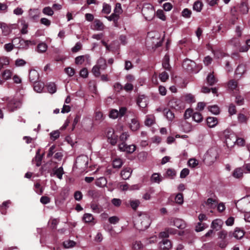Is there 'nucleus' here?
I'll return each mask as SVG.
<instances>
[{
  "label": "nucleus",
  "instance_id": "1",
  "mask_svg": "<svg viewBox=\"0 0 250 250\" xmlns=\"http://www.w3.org/2000/svg\"><path fill=\"white\" fill-rule=\"evenodd\" d=\"M150 223L149 216L146 213H142L136 218L134 226L139 230H145L149 227Z\"/></svg>",
  "mask_w": 250,
  "mask_h": 250
},
{
  "label": "nucleus",
  "instance_id": "2",
  "mask_svg": "<svg viewBox=\"0 0 250 250\" xmlns=\"http://www.w3.org/2000/svg\"><path fill=\"white\" fill-rule=\"evenodd\" d=\"M218 157V150L216 147L209 148L204 156V161L208 165H211Z\"/></svg>",
  "mask_w": 250,
  "mask_h": 250
},
{
  "label": "nucleus",
  "instance_id": "3",
  "mask_svg": "<svg viewBox=\"0 0 250 250\" xmlns=\"http://www.w3.org/2000/svg\"><path fill=\"white\" fill-rule=\"evenodd\" d=\"M236 207L241 211H250V196H247L238 200L236 203Z\"/></svg>",
  "mask_w": 250,
  "mask_h": 250
},
{
  "label": "nucleus",
  "instance_id": "4",
  "mask_svg": "<svg viewBox=\"0 0 250 250\" xmlns=\"http://www.w3.org/2000/svg\"><path fill=\"white\" fill-rule=\"evenodd\" d=\"M142 12L145 19L147 21L152 20L155 14L153 6L149 3H146L144 5Z\"/></svg>",
  "mask_w": 250,
  "mask_h": 250
},
{
  "label": "nucleus",
  "instance_id": "5",
  "mask_svg": "<svg viewBox=\"0 0 250 250\" xmlns=\"http://www.w3.org/2000/svg\"><path fill=\"white\" fill-rule=\"evenodd\" d=\"M12 42L14 44L15 47L19 49H27L30 44H35V42L33 41L29 40H24L20 38H15L12 41Z\"/></svg>",
  "mask_w": 250,
  "mask_h": 250
},
{
  "label": "nucleus",
  "instance_id": "6",
  "mask_svg": "<svg viewBox=\"0 0 250 250\" xmlns=\"http://www.w3.org/2000/svg\"><path fill=\"white\" fill-rule=\"evenodd\" d=\"M129 115H130L132 118L130 119V121L128 123L129 127L132 131H137L140 128V123L138 118L134 112L133 111H129L128 112L127 118L129 117Z\"/></svg>",
  "mask_w": 250,
  "mask_h": 250
},
{
  "label": "nucleus",
  "instance_id": "7",
  "mask_svg": "<svg viewBox=\"0 0 250 250\" xmlns=\"http://www.w3.org/2000/svg\"><path fill=\"white\" fill-rule=\"evenodd\" d=\"M1 101L7 103V107L10 111H14L15 109L19 107L21 105L20 102L13 98H4L1 99Z\"/></svg>",
  "mask_w": 250,
  "mask_h": 250
},
{
  "label": "nucleus",
  "instance_id": "8",
  "mask_svg": "<svg viewBox=\"0 0 250 250\" xmlns=\"http://www.w3.org/2000/svg\"><path fill=\"white\" fill-rule=\"evenodd\" d=\"M169 105L177 110L183 109L185 108L184 103L179 99L173 98L168 103Z\"/></svg>",
  "mask_w": 250,
  "mask_h": 250
},
{
  "label": "nucleus",
  "instance_id": "9",
  "mask_svg": "<svg viewBox=\"0 0 250 250\" xmlns=\"http://www.w3.org/2000/svg\"><path fill=\"white\" fill-rule=\"evenodd\" d=\"M127 109L125 107H122L119 111L117 109H112L110 111L109 117L112 119H116L118 117H123L126 112Z\"/></svg>",
  "mask_w": 250,
  "mask_h": 250
},
{
  "label": "nucleus",
  "instance_id": "10",
  "mask_svg": "<svg viewBox=\"0 0 250 250\" xmlns=\"http://www.w3.org/2000/svg\"><path fill=\"white\" fill-rule=\"evenodd\" d=\"M119 149L121 151H125L128 153H133L136 149L135 145L127 146L125 143H121L118 145Z\"/></svg>",
  "mask_w": 250,
  "mask_h": 250
},
{
  "label": "nucleus",
  "instance_id": "11",
  "mask_svg": "<svg viewBox=\"0 0 250 250\" xmlns=\"http://www.w3.org/2000/svg\"><path fill=\"white\" fill-rule=\"evenodd\" d=\"M247 71V66L246 64L241 63L238 65L235 71L236 78H241Z\"/></svg>",
  "mask_w": 250,
  "mask_h": 250
},
{
  "label": "nucleus",
  "instance_id": "12",
  "mask_svg": "<svg viewBox=\"0 0 250 250\" xmlns=\"http://www.w3.org/2000/svg\"><path fill=\"white\" fill-rule=\"evenodd\" d=\"M196 66L195 62L189 59H185L183 62V67L188 71H193L194 68Z\"/></svg>",
  "mask_w": 250,
  "mask_h": 250
},
{
  "label": "nucleus",
  "instance_id": "13",
  "mask_svg": "<svg viewBox=\"0 0 250 250\" xmlns=\"http://www.w3.org/2000/svg\"><path fill=\"white\" fill-rule=\"evenodd\" d=\"M159 247L161 250H169L171 248L170 241L167 239H163L159 243Z\"/></svg>",
  "mask_w": 250,
  "mask_h": 250
},
{
  "label": "nucleus",
  "instance_id": "14",
  "mask_svg": "<svg viewBox=\"0 0 250 250\" xmlns=\"http://www.w3.org/2000/svg\"><path fill=\"white\" fill-rule=\"evenodd\" d=\"M64 173L62 167L59 168L54 167L53 169V173L51 174V176L56 175L59 179L61 180L62 178V175Z\"/></svg>",
  "mask_w": 250,
  "mask_h": 250
},
{
  "label": "nucleus",
  "instance_id": "15",
  "mask_svg": "<svg viewBox=\"0 0 250 250\" xmlns=\"http://www.w3.org/2000/svg\"><path fill=\"white\" fill-rule=\"evenodd\" d=\"M137 104L140 108H144L147 106V99L144 95H141L138 98Z\"/></svg>",
  "mask_w": 250,
  "mask_h": 250
},
{
  "label": "nucleus",
  "instance_id": "16",
  "mask_svg": "<svg viewBox=\"0 0 250 250\" xmlns=\"http://www.w3.org/2000/svg\"><path fill=\"white\" fill-rule=\"evenodd\" d=\"M132 170L130 168L126 167L124 168L121 172V176L124 180L128 179L131 176Z\"/></svg>",
  "mask_w": 250,
  "mask_h": 250
},
{
  "label": "nucleus",
  "instance_id": "17",
  "mask_svg": "<svg viewBox=\"0 0 250 250\" xmlns=\"http://www.w3.org/2000/svg\"><path fill=\"white\" fill-rule=\"evenodd\" d=\"M171 225H172L181 229H184L186 227V224L185 222L180 219H173V222H171Z\"/></svg>",
  "mask_w": 250,
  "mask_h": 250
},
{
  "label": "nucleus",
  "instance_id": "18",
  "mask_svg": "<svg viewBox=\"0 0 250 250\" xmlns=\"http://www.w3.org/2000/svg\"><path fill=\"white\" fill-rule=\"evenodd\" d=\"M39 75L37 71L31 70L29 73V78L31 82L34 83L39 79Z\"/></svg>",
  "mask_w": 250,
  "mask_h": 250
},
{
  "label": "nucleus",
  "instance_id": "19",
  "mask_svg": "<svg viewBox=\"0 0 250 250\" xmlns=\"http://www.w3.org/2000/svg\"><path fill=\"white\" fill-rule=\"evenodd\" d=\"M205 204L206 206H208L209 208L214 209L217 207L218 202L215 199L209 198L207 199V201L205 202Z\"/></svg>",
  "mask_w": 250,
  "mask_h": 250
},
{
  "label": "nucleus",
  "instance_id": "20",
  "mask_svg": "<svg viewBox=\"0 0 250 250\" xmlns=\"http://www.w3.org/2000/svg\"><path fill=\"white\" fill-rule=\"evenodd\" d=\"M207 123L208 127H214L218 124L217 118L213 117H208L207 119Z\"/></svg>",
  "mask_w": 250,
  "mask_h": 250
},
{
  "label": "nucleus",
  "instance_id": "21",
  "mask_svg": "<svg viewBox=\"0 0 250 250\" xmlns=\"http://www.w3.org/2000/svg\"><path fill=\"white\" fill-rule=\"evenodd\" d=\"M222 224L223 221L222 220L220 219H216L212 222L211 227L212 229L218 230L221 229Z\"/></svg>",
  "mask_w": 250,
  "mask_h": 250
},
{
  "label": "nucleus",
  "instance_id": "22",
  "mask_svg": "<svg viewBox=\"0 0 250 250\" xmlns=\"http://www.w3.org/2000/svg\"><path fill=\"white\" fill-rule=\"evenodd\" d=\"M9 59L7 57H0V71L9 64Z\"/></svg>",
  "mask_w": 250,
  "mask_h": 250
},
{
  "label": "nucleus",
  "instance_id": "23",
  "mask_svg": "<svg viewBox=\"0 0 250 250\" xmlns=\"http://www.w3.org/2000/svg\"><path fill=\"white\" fill-rule=\"evenodd\" d=\"M0 28H1L2 33L3 36H8L11 32L10 27L4 23H0Z\"/></svg>",
  "mask_w": 250,
  "mask_h": 250
},
{
  "label": "nucleus",
  "instance_id": "24",
  "mask_svg": "<svg viewBox=\"0 0 250 250\" xmlns=\"http://www.w3.org/2000/svg\"><path fill=\"white\" fill-rule=\"evenodd\" d=\"M163 179V177L158 173H153L150 178V180L152 182L157 184H159L162 182Z\"/></svg>",
  "mask_w": 250,
  "mask_h": 250
},
{
  "label": "nucleus",
  "instance_id": "25",
  "mask_svg": "<svg viewBox=\"0 0 250 250\" xmlns=\"http://www.w3.org/2000/svg\"><path fill=\"white\" fill-rule=\"evenodd\" d=\"M95 184L98 187H104L107 184L106 179L104 177H101L96 180Z\"/></svg>",
  "mask_w": 250,
  "mask_h": 250
},
{
  "label": "nucleus",
  "instance_id": "26",
  "mask_svg": "<svg viewBox=\"0 0 250 250\" xmlns=\"http://www.w3.org/2000/svg\"><path fill=\"white\" fill-rule=\"evenodd\" d=\"M207 82L209 85H213L217 82V80L215 78L213 73H209L207 77Z\"/></svg>",
  "mask_w": 250,
  "mask_h": 250
},
{
  "label": "nucleus",
  "instance_id": "27",
  "mask_svg": "<svg viewBox=\"0 0 250 250\" xmlns=\"http://www.w3.org/2000/svg\"><path fill=\"white\" fill-rule=\"evenodd\" d=\"M244 170L242 167H238L235 168L232 173V175L234 178H240L242 177Z\"/></svg>",
  "mask_w": 250,
  "mask_h": 250
},
{
  "label": "nucleus",
  "instance_id": "28",
  "mask_svg": "<svg viewBox=\"0 0 250 250\" xmlns=\"http://www.w3.org/2000/svg\"><path fill=\"white\" fill-rule=\"evenodd\" d=\"M44 86L43 83L39 82H34V89L35 91L40 93L42 92Z\"/></svg>",
  "mask_w": 250,
  "mask_h": 250
},
{
  "label": "nucleus",
  "instance_id": "29",
  "mask_svg": "<svg viewBox=\"0 0 250 250\" xmlns=\"http://www.w3.org/2000/svg\"><path fill=\"white\" fill-rule=\"evenodd\" d=\"M90 208L94 213H99L103 211L102 207L96 203H92Z\"/></svg>",
  "mask_w": 250,
  "mask_h": 250
},
{
  "label": "nucleus",
  "instance_id": "30",
  "mask_svg": "<svg viewBox=\"0 0 250 250\" xmlns=\"http://www.w3.org/2000/svg\"><path fill=\"white\" fill-rule=\"evenodd\" d=\"M155 123V117L153 115H148L146 116L145 124L147 126H151Z\"/></svg>",
  "mask_w": 250,
  "mask_h": 250
},
{
  "label": "nucleus",
  "instance_id": "31",
  "mask_svg": "<svg viewBox=\"0 0 250 250\" xmlns=\"http://www.w3.org/2000/svg\"><path fill=\"white\" fill-rule=\"evenodd\" d=\"M96 65L100 67L102 70H105L107 67L105 60L103 58H100L98 60Z\"/></svg>",
  "mask_w": 250,
  "mask_h": 250
},
{
  "label": "nucleus",
  "instance_id": "32",
  "mask_svg": "<svg viewBox=\"0 0 250 250\" xmlns=\"http://www.w3.org/2000/svg\"><path fill=\"white\" fill-rule=\"evenodd\" d=\"M244 235V231L239 228H236L235 231L233 233V236L237 239H241Z\"/></svg>",
  "mask_w": 250,
  "mask_h": 250
},
{
  "label": "nucleus",
  "instance_id": "33",
  "mask_svg": "<svg viewBox=\"0 0 250 250\" xmlns=\"http://www.w3.org/2000/svg\"><path fill=\"white\" fill-rule=\"evenodd\" d=\"M164 113L167 118V119L169 121H172L174 118V113L169 109H165L164 110Z\"/></svg>",
  "mask_w": 250,
  "mask_h": 250
},
{
  "label": "nucleus",
  "instance_id": "34",
  "mask_svg": "<svg viewBox=\"0 0 250 250\" xmlns=\"http://www.w3.org/2000/svg\"><path fill=\"white\" fill-rule=\"evenodd\" d=\"M229 43L234 47L236 49L238 48L240 46V40L237 38H232L229 41Z\"/></svg>",
  "mask_w": 250,
  "mask_h": 250
},
{
  "label": "nucleus",
  "instance_id": "35",
  "mask_svg": "<svg viewBox=\"0 0 250 250\" xmlns=\"http://www.w3.org/2000/svg\"><path fill=\"white\" fill-rule=\"evenodd\" d=\"M123 164V161L120 158L115 159L112 162L113 167L115 168H120Z\"/></svg>",
  "mask_w": 250,
  "mask_h": 250
},
{
  "label": "nucleus",
  "instance_id": "36",
  "mask_svg": "<svg viewBox=\"0 0 250 250\" xmlns=\"http://www.w3.org/2000/svg\"><path fill=\"white\" fill-rule=\"evenodd\" d=\"M193 120L197 123H200L203 120V116L202 114L198 112H194L192 114Z\"/></svg>",
  "mask_w": 250,
  "mask_h": 250
},
{
  "label": "nucleus",
  "instance_id": "37",
  "mask_svg": "<svg viewBox=\"0 0 250 250\" xmlns=\"http://www.w3.org/2000/svg\"><path fill=\"white\" fill-rule=\"evenodd\" d=\"M12 75V72L10 69H5L1 73V76L5 80L11 79Z\"/></svg>",
  "mask_w": 250,
  "mask_h": 250
},
{
  "label": "nucleus",
  "instance_id": "38",
  "mask_svg": "<svg viewBox=\"0 0 250 250\" xmlns=\"http://www.w3.org/2000/svg\"><path fill=\"white\" fill-rule=\"evenodd\" d=\"M94 218L92 214L85 213L83 217V220L85 223H90L94 220Z\"/></svg>",
  "mask_w": 250,
  "mask_h": 250
},
{
  "label": "nucleus",
  "instance_id": "39",
  "mask_svg": "<svg viewBox=\"0 0 250 250\" xmlns=\"http://www.w3.org/2000/svg\"><path fill=\"white\" fill-rule=\"evenodd\" d=\"M111 11V6L107 4L106 3H104L103 4V9L102 10V12L103 14H109Z\"/></svg>",
  "mask_w": 250,
  "mask_h": 250
},
{
  "label": "nucleus",
  "instance_id": "40",
  "mask_svg": "<svg viewBox=\"0 0 250 250\" xmlns=\"http://www.w3.org/2000/svg\"><path fill=\"white\" fill-rule=\"evenodd\" d=\"M48 91L51 93L53 94L56 91V86L54 83H50L46 85Z\"/></svg>",
  "mask_w": 250,
  "mask_h": 250
},
{
  "label": "nucleus",
  "instance_id": "41",
  "mask_svg": "<svg viewBox=\"0 0 250 250\" xmlns=\"http://www.w3.org/2000/svg\"><path fill=\"white\" fill-rule=\"evenodd\" d=\"M47 48V45L45 43L42 42L37 46V50L39 52L43 53L46 51Z\"/></svg>",
  "mask_w": 250,
  "mask_h": 250
},
{
  "label": "nucleus",
  "instance_id": "42",
  "mask_svg": "<svg viewBox=\"0 0 250 250\" xmlns=\"http://www.w3.org/2000/svg\"><path fill=\"white\" fill-rule=\"evenodd\" d=\"M207 227L208 226L207 225V224L205 223H202V222H199L196 226L195 230L197 232L202 231Z\"/></svg>",
  "mask_w": 250,
  "mask_h": 250
},
{
  "label": "nucleus",
  "instance_id": "43",
  "mask_svg": "<svg viewBox=\"0 0 250 250\" xmlns=\"http://www.w3.org/2000/svg\"><path fill=\"white\" fill-rule=\"evenodd\" d=\"M143 247V245L141 241H136L132 244V249L133 250H140Z\"/></svg>",
  "mask_w": 250,
  "mask_h": 250
},
{
  "label": "nucleus",
  "instance_id": "44",
  "mask_svg": "<svg viewBox=\"0 0 250 250\" xmlns=\"http://www.w3.org/2000/svg\"><path fill=\"white\" fill-rule=\"evenodd\" d=\"M202 2L199 0H197L194 2L193 6V8L197 12H200L202 10Z\"/></svg>",
  "mask_w": 250,
  "mask_h": 250
},
{
  "label": "nucleus",
  "instance_id": "45",
  "mask_svg": "<svg viewBox=\"0 0 250 250\" xmlns=\"http://www.w3.org/2000/svg\"><path fill=\"white\" fill-rule=\"evenodd\" d=\"M208 110L211 112L212 114L217 115L219 113L220 110L218 106L214 105L211 106H209L208 107Z\"/></svg>",
  "mask_w": 250,
  "mask_h": 250
},
{
  "label": "nucleus",
  "instance_id": "46",
  "mask_svg": "<svg viewBox=\"0 0 250 250\" xmlns=\"http://www.w3.org/2000/svg\"><path fill=\"white\" fill-rule=\"evenodd\" d=\"M228 86L230 90H233L237 87V82L234 80H231L228 83Z\"/></svg>",
  "mask_w": 250,
  "mask_h": 250
},
{
  "label": "nucleus",
  "instance_id": "47",
  "mask_svg": "<svg viewBox=\"0 0 250 250\" xmlns=\"http://www.w3.org/2000/svg\"><path fill=\"white\" fill-rule=\"evenodd\" d=\"M60 135V132L58 130L53 131L50 133V139L52 141L57 140Z\"/></svg>",
  "mask_w": 250,
  "mask_h": 250
},
{
  "label": "nucleus",
  "instance_id": "48",
  "mask_svg": "<svg viewBox=\"0 0 250 250\" xmlns=\"http://www.w3.org/2000/svg\"><path fill=\"white\" fill-rule=\"evenodd\" d=\"M95 28L97 30H101L103 29L104 24L100 20H96L94 22Z\"/></svg>",
  "mask_w": 250,
  "mask_h": 250
},
{
  "label": "nucleus",
  "instance_id": "49",
  "mask_svg": "<svg viewBox=\"0 0 250 250\" xmlns=\"http://www.w3.org/2000/svg\"><path fill=\"white\" fill-rule=\"evenodd\" d=\"M185 100L188 103L195 102L194 96L191 94H187L184 96Z\"/></svg>",
  "mask_w": 250,
  "mask_h": 250
},
{
  "label": "nucleus",
  "instance_id": "50",
  "mask_svg": "<svg viewBox=\"0 0 250 250\" xmlns=\"http://www.w3.org/2000/svg\"><path fill=\"white\" fill-rule=\"evenodd\" d=\"M156 16L161 20L165 21L166 20V17L164 12L161 9H159L156 12Z\"/></svg>",
  "mask_w": 250,
  "mask_h": 250
},
{
  "label": "nucleus",
  "instance_id": "51",
  "mask_svg": "<svg viewBox=\"0 0 250 250\" xmlns=\"http://www.w3.org/2000/svg\"><path fill=\"white\" fill-rule=\"evenodd\" d=\"M140 204V202L139 200H130V205L132 208L134 210H136Z\"/></svg>",
  "mask_w": 250,
  "mask_h": 250
},
{
  "label": "nucleus",
  "instance_id": "52",
  "mask_svg": "<svg viewBox=\"0 0 250 250\" xmlns=\"http://www.w3.org/2000/svg\"><path fill=\"white\" fill-rule=\"evenodd\" d=\"M42 13L44 15L51 16L53 15L54 11L50 7L47 6L42 9Z\"/></svg>",
  "mask_w": 250,
  "mask_h": 250
},
{
  "label": "nucleus",
  "instance_id": "53",
  "mask_svg": "<svg viewBox=\"0 0 250 250\" xmlns=\"http://www.w3.org/2000/svg\"><path fill=\"white\" fill-rule=\"evenodd\" d=\"M109 21H113L114 22H117L119 19V16L116 13H112L109 16L105 17Z\"/></svg>",
  "mask_w": 250,
  "mask_h": 250
},
{
  "label": "nucleus",
  "instance_id": "54",
  "mask_svg": "<svg viewBox=\"0 0 250 250\" xmlns=\"http://www.w3.org/2000/svg\"><path fill=\"white\" fill-rule=\"evenodd\" d=\"M76 243L72 240H67L63 242V246L65 248H70L75 246Z\"/></svg>",
  "mask_w": 250,
  "mask_h": 250
},
{
  "label": "nucleus",
  "instance_id": "55",
  "mask_svg": "<svg viewBox=\"0 0 250 250\" xmlns=\"http://www.w3.org/2000/svg\"><path fill=\"white\" fill-rule=\"evenodd\" d=\"M100 70H101V68L95 65L92 68V72L95 77H99L101 74Z\"/></svg>",
  "mask_w": 250,
  "mask_h": 250
},
{
  "label": "nucleus",
  "instance_id": "56",
  "mask_svg": "<svg viewBox=\"0 0 250 250\" xmlns=\"http://www.w3.org/2000/svg\"><path fill=\"white\" fill-rule=\"evenodd\" d=\"M188 165L189 167L194 168L198 165V161L195 159L191 158L188 160Z\"/></svg>",
  "mask_w": 250,
  "mask_h": 250
},
{
  "label": "nucleus",
  "instance_id": "57",
  "mask_svg": "<svg viewBox=\"0 0 250 250\" xmlns=\"http://www.w3.org/2000/svg\"><path fill=\"white\" fill-rule=\"evenodd\" d=\"M43 155V154L41 155H36L33 159V161H35L36 162V165L37 167H39L41 165Z\"/></svg>",
  "mask_w": 250,
  "mask_h": 250
},
{
  "label": "nucleus",
  "instance_id": "58",
  "mask_svg": "<svg viewBox=\"0 0 250 250\" xmlns=\"http://www.w3.org/2000/svg\"><path fill=\"white\" fill-rule=\"evenodd\" d=\"M238 120L241 123H245L248 120V118L243 114H239L238 115Z\"/></svg>",
  "mask_w": 250,
  "mask_h": 250
},
{
  "label": "nucleus",
  "instance_id": "59",
  "mask_svg": "<svg viewBox=\"0 0 250 250\" xmlns=\"http://www.w3.org/2000/svg\"><path fill=\"white\" fill-rule=\"evenodd\" d=\"M129 136V135L127 132H124L120 136V141L122 142V143H125V142L127 140Z\"/></svg>",
  "mask_w": 250,
  "mask_h": 250
},
{
  "label": "nucleus",
  "instance_id": "60",
  "mask_svg": "<svg viewBox=\"0 0 250 250\" xmlns=\"http://www.w3.org/2000/svg\"><path fill=\"white\" fill-rule=\"evenodd\" d=\"M122 12L121 4L119 3L116 4L115 7L114 9V13L117 14L119 16Z\"/></svg>",
  "mask_w": 250,
  "mask_h": 250
},
{
  "label": "nucleus",
  "instance_id": "61",
  "mask_svg": "<svg viewBox=\"0 0 250 250\" xmlns=\"http://www.w3.org/2000/svg\"><path fill=\"white\" fill-rule=\"evenodd\" d=\"M15 46L14 44L12 43H6L4 45V48L5 50L7 52H10L11 51Z\"/></svg>",
  "mask_w": 250,
  "mask_h": 250
},
{
  "label": "nucleus",
  "instance_id": "62",
  "mask_svg": "<svg viewBox=\"0 0 250 250\" xmlns=\"http://www.w3.org/2000/svg\"><path fill=\"white\" fill-rule=\"evenodd\" d=\"M168 75L166 72H163L159 75V78L162 82H166L168 78Z\"/></svg>",
  "mask_w": 250,
  "mask_h": 250
},
{
  "label": "nucleus",
  "instance_id": "63",
  "mask_svg": "<svg viewBox=\"0 0 250 250\" xmlns=\"http://www.w3.org/2000/svg\"><path fill=\"white\" fill-rule=\"evenodd\" d=\"M35 188V191L38 194H42L43 193V189L41 187V185L39 183H36L34 185Z\"/></svg>",
  "mask_w": 250,
  "mask_h": 250
},
{
  "label": "nucleus",
  "instance_id": "64",
  "mask_svg": "<svg viewBox=\"0 0 250 250\" xmlns=\"http://www.w3.org/2000/svg\"><path fill=\"white\" fill-rule=\"evenodd\" d=\"M240 10L243 14H246L248 12V7L246 3H242L240 7Z\"/></svg>",
  "mask_w": 250,
  "mask_h": 250
}]
</instances>
